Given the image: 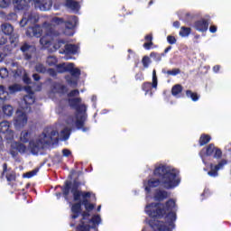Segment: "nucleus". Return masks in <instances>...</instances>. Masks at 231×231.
Listing matches in <instances>:
<instances>
[{
	"instance_id": "nucleus-1",
	"label": "nucleus",
	"mask_w": 231,
	"mask_h": 231,
	"mask_svg": "<svg viewBox=\"0 0 231 231\" xmlns=\"http://www.w3.org/2000/svg\"><path fill=\"white\" fill-rule=\"evenodd\" d=\"M80 92L79 89H74L70 93H69V104L71 107L76 109V116H70L66 120V126L63 130H61L60 134L59 132L46 129L43 133L36 139L30 141L29 149L32 154H39L42 149L45 148L46 145H55L60 140H68L69 138V134L73 127H77V129H82L84 127V122H86V105H80L82 99L79 97Z\"/></svg>"
},
{
	"instance_id": "nucleus-2",
	"label": "nucleus",
	"mask_w": 231,
	"mask_h": 231,
	"mask_svg": "<svg viewBox=\"0 0 231 231\" xmlns=\"http://www.w3.org/2000/svg\"><path fill=\"white\" fill-rule=\"evenodd\" d=\"M174 210H176V202L172 199L168 200L165 205L160 203L147 205L145 212L152 218L149 220V226L154 231H172L176 226L174 225V221H176V212ZM163 216H167L170 222L163 223L156 220L163 217Z\"/></svg>"
},
{
	"instance_id": "nucleus-3",
	"label": "nucleus",
	"mask_w": 231,
	"mask_h": 231,
	"mask_svg": "<svg viewBox=\"0 0 231 231\" xmlns=\"http://www.w3.org/2000/svg\"><path fill=\"white\" fill-rule=\"evenodd\" d=\"M180 171L171 167L159 166L154 170V176L161 178L164 189H174L180 185Z\"/></svg>"
},
{
	"instance_id": "nucleus-4",
	"label": "nucleus",
	"mask_w": 231,
	"mask_h": 231,
	"mask_svg": "<svg viewBox=\"0 0 231 231\" xmlns=\"http://www.w3.org/2000/svg\"><path fill=\"white\" fill-rule=\"evenodd\" d=\"M58 73H66L69 71L70 75L66 76V80L70 86H77L79 77H80V69L75 68L73 63H63L57 66Z\"/></svg>"
},
{
	"instance_id": "nucleus-5",
	"label": "nucleus",
	"mask_w": 231,
	"mask_h": 231,
	"mask_svg": "<svg viewBox=\"0 0 231 231\" xmlns=\"http://www.w3.org/2000/svg\"><path fill=\"white\" fill-rule=\"evenodd\" d=\"M4 134L5 140L7 143H10V154L13 158H15L19 152L20 154H24V152H26V145L23 144V143L14 141V132L12 130L5 132Z\"/></svg>"
},
{
	"instance_id": "nucleus-6",
	"label": "nucleus",
	"mask_w": 231,
	"mask_h": 231,
	"mask_svg": "<svg viewBox=\"0 0 231 231\" xmlns=\"http://www.w3.org/2000/svg\"><path fill=\"white\" fill-rule=\"evenodd\" d=\"M52 24H62L65 23V31L64 34L71 36L73 35V28H75L76 24L79 23V19L77 16H67L66 18H59L54 17L51 21Z\"/></svg>"
},
{
	"instance_id": "nucleus-7",
	"label": "nucleus",
	"mask_w": 231,
	"mask_h": 231,
	"mask_svg": "<svg viewBox=\"0 0 231 231\" xmlns=\"http://www.w3.org/2000/svg\"><path fill=\"white\" fill-rule=\"evenodd\" d=\"M28 124V116L23 110L18 109L14 117L15 129H23Z\"/></svg>"
},
{
	"instance_id": "nucleus-8",
	"label": "nucleus",
	"mask_w": 231,
	"mask_h": 231,
	"mask_svg": "<svg viewBox=\"0 0 231 231\" xmlns=\"http://www.w3.org/2000/svg\"><path fill=\"white\" fill-rule=\"evenodd\" d=\"M47 28H50V23H44L42 26L36 24L27 29L26 35L27 37H36L39 39L42 35L43 29L47 30Z\"/></svg>"
},
{
	"instance_id": "nucleus-9",
	"label": "nucleus",
	"mask_w": 231,
	"mask_h": 231,
	"mask_svg": "<svg viewBox=\"0 0 231 231\" xmlns=\"http://www.w3.org/2000/svg\"><path fill=\"white\" fill-rule=\"evenodd\" d=\"M39 23V14L37 13L27 12L23 14L20 21V26L24 28L26 24H37Z\"/></svg>"
},
{
	"instance_id": "nucleus-10",
	"label": "nucleus",
	"mask_w": 231,
	"mask_h": 231,
	"mask_svg": "<svg viewBox=\"0 0 231 231\" xmlns=\"http://www.w3.org/2000/svg\"><path fill=\"white\" fill-rule=\"evenodd\" d=\"M11 68H15V69H11L12 73L14 74V79H17L19 77H23V81L25 84H30V79H28V76H26V71L23 67H19L17 63L13 62L11 63Z\"/></svg>"
},
{
	"instance_id": "nucleus-11",
	"label": "nucleus",
	"mask_w": 231,
	"mask_h": 231,
	"mask_svg": "<svg viewBox=\"0 0 231 231\" xmlns=\"http://www.w3.org/2000/svg\"><path fill=\"white\" fill-rule=\"evenodd\" d=\"M34 8L41 10L42 12H48L51 9L52 2L51 0H33Z\"/></svg>"
},
{
	"instance_id": "nucleus-12",
	"label": "nucleus",
	"mask_w": 231,
	"mask_h": 231,
	"mask_svg": "<svg viewBox=\"0 0 231 231\" xmlns=\"http://www.w3.org/2000/svg\"><path fill=\"white\" fill-rule=\"evenodd\" d=\"M225 165H226V162L225 160H222L217 165L210 163V171H208V176H210V178H217V176H219L217 171H221Z\"/></svg>"
},
{
	"instance_id": "nucleus-13",
	"label": "nucleus",
	"mask_w": 231,
	"mask_h": 231,
	"mask_svg": "<svg viewBox=\"0 0 231 231\" xmlns=\"http://www.w3.org/2000/svg\"><path fill=\"white\" fill-rule=\"evenodd\" d=\"M79 51V47L74 44H65L64 48L60 50V53L65 55H75Z\"/></svg>"
},
{
	"instance_id": "nucleus-14",
	"label": "nucleus",
	"mask_w": 231,
	"mask_h": 231,
	"mask_svg": "<svg viewBox=\"0 0 231 231\" xmlns=\"http://www.w3.org/2000/svg\"><path fill=\"white\" fill-rule=\"evenodd\" d=\"M151 86L152 88H158V77L156 76V69H153L152 71V83L147 82L143 85V90L146 91V93H149V90L151 89Z\"/></svg>"
},
{
	"instance_id": "nucleus-15",
	"label": "nucleus",
	"mask_w": 231,
	"mask_h": 231,
	"mask_svg": "<svg viewBox=\"0 0 231 231\" xmlns=\"http://www.w3.org/2000/svg\"><path fill=\"white\" fill-rule=\"evenodd\" d=\"M3 169L2 176H5L7 181H15V172L12 170H8V165L6 163L3 164Z\"/></svg>"
},
{
	"instance_id": "nucleus-16",
	"label": "nucleus",
	"mask_w": 231,
	"mask_h": 231,
	"mask_svg": "<svg viewBox=\"0 0 231 231\" xmlns=\"http://www.w3.org/2000/svg\"><path fill=\"white\" fill-rule=\"evenodd\" d=\"M194 27L198 32H207L208 30V22L205 20L197 21Z\"/></svg>"
},
{
	"instance_id": "nucleus-17",
	"label": "nucleus",
	"mask_w": 231,
	"mask_h": 231,
	"mask_svg": "<svg viewBox=\"0 0 231 231\" xmlns=\"http://www.w3.org/2000/svg\"><path fill=\"white\" fill-rule=\"evenodd\" d=\"M66 6L69 8V10H73L74 12H79L80 10V4L77 2V0H66Z\"/></svg>"
},
{
	"instance_id": "nucleus-18",
	"label": "nucleus",
	"mask_w": 231,
	"mask_h": 231,
	"mask_svg": "<svg viewBox=\"0 0 231 231\" xmlns=\"http://www.w3.org/2000/svg\"><path fill=\"white\" fill-rule=\"evenodd\" d=\"M40 43L43 48H50V44H51V32H47L44 36L40 39Z\"/></svg>"
},
{
	"instance_id": "nucleus-19",
	"label": "nucleus",
	"mask_w": 231,
	"mask_h": 231,
	"mask_svg": "<svg viewBox=\"0 0 231 231\" xmlns=\"http://www.w3.org/2000/svg\"><path fill=\"white\" fill-rule=\"evenodd\" d=\"M160 185V180L156 179H151L148 182L144 183L146 192H151V189H154Z\"/></svg>"
},
{
	"instance_id": "nucleus-20",
	"label": "nucleus",
	"mask_w": 231,
	"mask_h": 231,
	"mask_svg": "<svg viewBox=\"0 0 231 231\" xmlns=\"http://www.w3.org/2000/svg\"><path fill=\"white\" fill-rule=\"evenodd\" d=\"M82 207V202H78L76 204L72 205L71 210H72V219H77L80 214V208Z\"/></svg>"
},
{
	"instance_id": "nucleus-21",
	"label": "nucleus",
	"mask_w": 231,
	"mask_h": 231,
	"mask_svg": "<svg viewBox=\"0 0 231 231\" xmlns=\"http://www.w3.org/2000/svg\"><path fill=\"white\" fill-rule=\"evenodd\" d=\"M32 50V47L28 45L27 43L23 44L21 47V51H23V53L24 54L26 60H30V59H32V53H30Z\"/></svg>"
},
{
	"instance_id": "nucleus-22",
	"label": "nucleus",
	"mask_w": 231,
	"mask_h": 231,
	"mask_svg": "<svg viewBox=\"0 0 231 231\" xmlns=\"http://www.w3.org/2000/svg\"><path fill=\"white\" fill-rule=\"evenodd\" d=\"M71 193L73 195L74 201H80L83 192L79 190L77 185L74 184V186L71 189Z\"/></svg>"
},
{
	"instance_id": "nucleus-23",
	"label": "nucleus",
	"mask_w": 231,
	"mask_h": 231,
	"mask_svg": "<svg viewBox=\"0 0 231 231\" xmlns=\"http://www.w3.org/2000/svg\"><path fill=\"white\" fill-rule=\"evenodd\" d=\"M2 32L5 35H12L14 33V26L10 23H3Z\"/></svg>"
},
{
	"instance_id": "nucleus-24",
	"label": "nucleus",
	"mask_w": 231,
	"mask_h": 231,
	"mask_svg": "<svg viewBox=\"0 0 231 231\" xmlns=\"http://www.w3.org/2000/svg\"><path fill=\"white\" fill-rule=\"evenodd\" d=\"M2 111L5 116H12L14 115V106L11 105H4L2 107Z\"/></svg>"
},
{
	"instance_id": "nucleus-25",
	"label": "nucleus",
	"mask_w": 231,
	"mask_h": 231,
	"mask_svg": "<svg viewBox=\"0 0 231 231\" xmlns=\"http://www.w3.org/2000/svg\"><path fill=\"white\" fill-rule=\"evenodd\" d=\"M30 138H32V133L26 130L23 131L20 135V140L23 143H28L30 142Z\"/></svg>"
},
{
	"instance_id": "nucleus-26",
	"label": "nucleus",
	"mask_w": 231,
	"mask_h": 231,
	"mask_svg": "<svg viewBox=\"0 0 231 231\" xmlns=\"http://www.w3.org/2000/svg\"><path fill=\"white\" fill-rule=\"evenodd\" d=\"M169 194L165 190H159L155 193V200L156 201H163V199H167Z\"/></svg>"
},
{
	"instance_id": "nucleus-27",
	"label": "nucleus",
	"mask_w": 231,
	"mask_h": 231,
	"mask_svg": "<svg viewBox=\"0 0 231 231\" xmlns=\"http://www.w3.org/2000/svg\"><path fill=\"white\" fill-rule=\"evenodd\" d=\"M23 102L25 106H32L35 102V96H33V93H30L23 97Z\"/></svg>"
},
{
	"instance_id": "nucleus-28",
	"label": "nucleus",
	"mask_w": 231,
	"mask_h": 231,
	"mask_svg": "<svg viewBox=\"0 0 231 231\" xmlns=\"http://www.w3.org/2000/svg\"><path fill=\"white\" fill-rule=\"evenodd\" d=\"M10 130V123L8 121H2L0 123V132L5 134V133H8Z\"/></svg>"
},
{
	"instance_id": "nucleus-29",
	"label": "nucleus",
	"mask_w": 231,
	"mask_h": 231,
	"mask_svg": "<svg viewBox=\"0 0 231 231\" xmlns=\"http://www.w3.org/2000/svg\"><path fill=\"white\" fill-rule=\"evenodd\" d=\"M0 17L5 19V21H17V14L10 13L5 15V13H0Z\"/></svg>"
},
{
	"instance_id": "nucleus-30",
	"label": "nucleus",
	"mask_w": 231,
	"mask_h": 231,
	"mask_svg": "<svg viewBox=\"0 0 231 231\" xmlns=\"http://www.w3.org/2000/svg\"><path fill=\"white\" fill-rule=\"evenodd\" d=\"M52 93H57L58 95L66 93V88L64 85L56 84L52 89Z\"/></svg>"
},
{
	"instance_id": "nucleus-31",
	"label": "nucleus",
	"mask_w": 231,
	"mask_h": 231,
	"mask_svg": "<svg viewBox=\"0 0 231 231\" xmlns=\"http://www.w3.org/2000/svg\"><path fill=\"white\" fill-rule=\"evenodd\" d=\"M182 91H183V87H181V85L180 84H177L172 87L171 95H173V97H178L180 93H181Z\"/></svg>"
},
{
	"instance_id": "nucleus-32",
	"label": "nucleus",
	"mask_w": 231,
	"mask_h": 231,
	"mask_svg": "<svg viewBox=\"0 0 231 231\" xmlns=\"http://www.w3.org/2000/svg\"><path fill=\"white\" fill-rule=\"evenodd\" d=\"M91 228H93V226H89L88 224H86V221L81 220V223L78 226V230L79 231H89L91 230Z\"/></svg>"
},
{
	"instance_id": "nucleus-33",
	"label": "nucleus",
	"mask_w": 231,
	"mask_h": 231,
	"mask_svg": "<svg viewBox=\"0 0 231 231\" xmlns=\"http://www.w3.org/2000/svg\"><path fill=\"white\" fill-rule=\"evenodd\" d=\"M186 97H188V98H191L193 102H198L199 100V96H198V93H194L191 90L186 91Z\"/></svg>"
},
{
	"instance_id": "nucleus-34",
	"label": "nucleus",
	"mask_w": 231,
	"mask_h": 231,
	"mask_svg": "<svg viewBox=\"0 0 231 231\" xmlns=\"http://www.w3.org/2000/svg\"><path fill=\"white\" fill-rule=\"evenodd\" d=\"M145 41L146 42L143 44V48H145V50H151L152 45V34L146 35Z\"/></svg>"
},
{
	"instance_id": "nucleus-35",
	"label": "nucleus",
	"mask_w": 231,
	"mask_h": 231,
	"mask_svg": "<svg viewBox=\"0 0 231 231\" xmlns=\"http://www.w3.org/2000/svg\"><path fill=\"white\" fill-rule=\"evenodd\" d=\"M66 42L62 40L58 41L54 45H53V50L52 51H57V50H64Z\"/></svg>"
},
{
	"instance_id": "nucleus-36",
	"label": "nucleus",
	"mask_w": 231,
	"mask_h": 231,
	"mask_svg": "<svg viewBox=\"0 0 231 231\" xmlns=\"http://www.w3.org/2000/svg\"><path fill=\"white\" fill-rule=\"evenodd\" d=\"M179 33L180 37H189L190 35V27H181Z\"/></svg>"
},
{
	"instance_id": "nucleus-37",
	"label": "nucleus",
	"mask_w": 231,
	"mask_h": 231,
	"mask_svg": "<svg viewBox=\"0 0 231 231\" xmlns=\"http://www.w3.org/2000/svg\"><path fill=\"white\" fill-rule=\"evenodd\" d=\"M162 73H166L171 77H176V75H180L181 73V70L180 69H173L171 70H162Z\"/></svg>"
},
{
	"instance_id": "nucleus-38",
	"label": "nucleus",
	"mask_w": 231,
	"mask_h": 231,
	"mask_svg": "<svg viewBox=\"0 0 231 231\" xmlns=\"http://www.w3.org/2000/svg\"><path fill=\"white\" fill-rule=\"evenodd\" d=\"M9 94L5 90V87L0 86V100H8Z\"/></svg>"
},
{
	"instance_id": "nucleus-39",
	"label": "nucleus",
	"mask_w": 231,
	"mask_h": 231,
	"mask_svg": "<svg viewBox=\"0 0 231 231\" xmlns=\"http://www.w3.org/2000/svg\"><path fill=\"white\" fill-rule=\"evenodd\" d=\"M210 142V135H201L199 139V144L200 145H207Z\"/></svg>"
},
{
	"instance_id": "nucleus-40",
	"label": "nucleus",
	"mask_w": 231,
	"mask_h": 231,
	"mask_svg": "<svg viewBox=\"0 0 231 231\" xmlns=\"http://www.w3.org/2000/svg\"><path fill=\"white\" fill-rule=\"evenodd\" d=\"M35 71H37V73H44L46 71V67L42 63H36Z\"/></svg>"
},
{
	"instance_id": "nucleus-41",
	"label": "nucleus",
	"mask_w": 231,
	"mask_h": 231,
	"mask_svg": "<svg viewBox=\"0 0 231 231\" xmlns=\"http://www.w3.org/2000/svg\"><path fill=\"white\" fill-rule=\"evenodd\" d=\"M46 63L49 66H55V64H57V58L55 56H49L47 58Z\"/></svg>"
},
{
	"instance_id": "nucleus-42",
	"label": "nucleus",
	"mask_w": 231,
	"mask_h": 231,
	"mask_svg": "<svg viewBox=\"0 0 231 231\" xmlns=\"http://www.w3.org/2000/svg\"><path fill=\"white\" fill-rule=\"evenodd\" d=\"M9 89V93H16V91H21V86L17 85V84H14L9 86L8 88Z\"/></svg>"
},
{
	"instance_id": "nucleus-43",
	"label": "nucleus",
	"mask_w": 231,
	"mask_h": 231,
	"mask_svg": "<svg viewBox=\"0 0 231 231\" xmlns=\"http://www.w3.org/2000/svg\"><path fill=\"white\" fill-rule=\"evenodd\" d=\"M215 151H216V146H214V144H209L206 149L207 156H212Z\"/></svg>"
},
{
	"instance_id": "nucleus-44",
	"label": "nucleus",
	"mask_w": 231,
	"mask_h": 231,
	"mask_svg": "<svg viewBox=\"0 0 231 231\" xmlns=\"http://www.w3.org/2000/svg\"><path fill=\"white\" fill-rule=\"evenodd\" d=\"M70 185H71V183L69 182V181H67V182L65 183V187H64V189H63V194H64V196H65L66 198H68V196L69 195Z\"/></svg>"
},
{
	"instance_id": "nucleus-45",
	"label": "nucleus",
	"mask_w": 231,
	"mask_h": 231,
	"mask_svg": "<svg viewBox=\"0 0 231 231\" xmlns=\"http://www.w3.org/2000/svg\"><path fill=\"white\" fill-rule=\"evenodd\" d=\"M102 222V218H100V216L96 215L92 217L90 223H92L93 225H99V223Z\"/></svg>"
},
{
	"instance_id": "nucleus-46",
	"label": "nucleus",
	"mask_w": 231,
	"mask_h": 231,
	"mask_svg": "<svg viewBox=\"0 0 231 231\" xmlns=\"http://www.w3.org/2000/svg\"><path fill=\"white\" fill-rule=\"evenodd\" d=\"M7 41L8 37H6V34L0 32V46H3V44H6Z\"/></svg>"
},
{
	"instance_id": "nucleus-47",
	"label": "nucleus",
	"mask_w": 231,
	"mask_h": 231,
	"mask_svg": "<svg viewBox=\"0 0 231 231\" xmlns=\"http://www.w3.org/2000/svg\"><path fill=\"white\" fill-rule=\"evenodd\" d=\"M12 3V0H2L0 2V7L1 8H8Z\"/></svg>"
},
{
	"instance_id": "nucleus-48",
	"label": "nucleus",
	"mask_w": 231,
	"mask_h": 231,
	"mask_svg": "<svg viewBox=\"0 0 231 231\" xmlns=\"http://www.w3.org/2000/svg\"><path fill=\"white\" fill-rule=\"evenodd\" d=\"M0 77L1 79H6L8 77V69L6 68L0 69Z\"/></svg>"
},
{
	"instance_id": "nucleus-49",
	"label": "nucleus",
	"mask_w": 231,
	"mask_h": 231,
	"mask_svg": "<svg viewBox=\"0 0 231 231\" xmlns=\"http://www.w3.org/2000/svg\"><path fill=\"white\" fill-rule=\"evenodd\" d=\"M83 204L85 205L86 210H88V212H91V210H93V208H95V206L88 201H83Z\"/></svg>"
},
{
	"instance_id": "nucleus-50",
	"label": "nucleus",
	"mask_w": 231,
	"mask_h": 231,
	"mask_svg": "<svg viewBox=\"0 0 231 231\" xmlns=\"http://www.w3.org/2000/svg\"><path fill=\"white\" fill-rule=\"evenodd\" d=\"M20 2H21V0H13L15 10H23V5L21 4H19Z\"/></svg>"
},
{
	"instance_id": "nucleus-51",
	"label": "nucleus",
	"mask_w": 231,
	"mask_h": 231,
	"mask_svg": "<svg viewBox=\"0 0 231 231\" xmlns=\"http://www.w3.org/2000/svg\"><path fill=\"white\" fill-rule=\"evenodd\" d=\"M149 62H150V59L148 56H144L142 60V63H143V66L144 68H149Z\"/></svg>"
},
{
	"instance_id": "nucleus-52",
	"label": "nucleus",
	"mask_w": 231,
	"mask_h": 231,
	"mask_svg": "<svg viewBox=\"0 0 231 231\" xmlns=\"http://www.w3.org/2000/svg\"><path fill=\"white\" fill-rule=\"evenodd\" d=\"M39 172V170H33L32 171H29L26 173V178H33V176H36Z\"/></svg>"
},
{
	"instance_id": "nucleus-53",
	"label": "nucleus",
	"mask_w": 231,
	"mask_h": 231,
	"mask_svg": "<svg viewBox=\"0 0 231 231\" xmlns=\"http://www.w3.org/2000/svg\"><path fill=\"white\" fill-rule=\"evenodd\" d=\"M167 41L169 44H176V38L174 36H168Z\"/></svg>"
},
{
	"instance_id": "nucleus-54",
	"label": "nucleus",
	"mask_w": 231,
	"mask_h": 231,
	"mask_svg": "<svg viewBox=\"0 0 231 231\" xmlns=\"http://www.w3.org/2000/svg\"><path fill=\"white\" fill-rule=\"evenodd\" d=\"M87 198H91V192H83L82 193L83 201H88V199H86Z\"/></svg>"
},
{
	"instance_id": "nucleus-55",
	"label": "nucleus",
	"mask_w": 231,
	"mask_h": 231,
	"mask_svg": "<svg viewBox=\"0 0 231 231\" xmlns=\"http://www.w3.org/2000/svg\"><path fill=\"white\" fill-rule=\"evenodd\" d=\"M221 154H222L221 150L215 148L214 158H219Z\"/></svg>"
},
{
	"instance_id": "nucleus-56",
	"label": "nucleus",
	"mask_w": 231,
	"mask_h": 231,
	"mask_svg": "<svg viewBox=\"0 0 231 231\" xmlns=\"http://www.w3.org/2000/svg\"><path fill=\"white\" fill-rule=\"evenodd\" d=\"M62 154L63 156H65L66 158H68V156H69L71 154V151L68 150V149H63L62 150Z\"/></svg>"
},
{
	"instance_id": "nucleus-57",
	"label": "nucleus",
	"mask_w": 231,
	"mask_h": 231,
	"mask_svg": "<svg viewBox=\"0 0 231 231\" xmlns=\"http://www.w3.org/2000/svg\"><path fill=\"white\" fill-rule=\"evenodd\" d=\"M209 32L211 33H216V32H217V27L216 25H211L209 28Z\"/></svg>"
},
{
	"instance_id": "nucleus-58",
	"label": "nucleus",
	"mask_w": 231,
	"mask_h": 231,
	"mask_svg": "<svg viewBox=\"0 0 231 231\" xmlns=\"http://www.w3.org/2000/svg\"><path fill=\"white\" fill-rule=\"evenodd\" d=\"M32 78L34 80H36V82L41 80V76H39V74H33Z\"/></svg>"
},
{
	"instance_id": "nucleus-59",
	"label": "nucleus",
	"mask_w": 231,
	"mask_h": 231,
	"mask_svg": "<svg viewBox=\"0 0 231 231\" xmlns=\"http://www.w3.org/2000/svg\"><path fill=\"white\" fill-rule=\"evenodd\" d=\"M219 69H220L219 65H216L215 67H213V71L215 73H217V71H219Z\"/></svg>"
},
{
	"instance_id": "nucleus-60",
	"label": "nucleus",
	"mask_w": 231,
	"mask_h": 231,
	"mask_svg": "<svg viewBox=\"0 0 231 231\" xmlns=\"http://www.w3.org/2000/svg\"><path fill=\"white\" fill-rule=\"evenodd\" d=\"M82 217L83 221H86V217H89V213H83Z\"/></svg>"
},
{
	"instance_id": "nucleus-61",
	"label": "nucleus",
	"mask_w": 231,
	"mask_h": 231,
	"mask_svg": "<svg viewBox=\"0 0 231 231\" xmlns=\"http://www.w3.org/2000/svg\"><path fill=\"white\" fill-rule=\"evenodd\" d=\"M171 50H172V47H171V46L167 47V48L164 50V53H169V51H171Z\"/></svg>"
},
{
	"instance_id": "nucleus-62",
	"label": "nucleus",
	"mask_w": 231,
	"mask_h": 231,
	"mask_svg": "<svg viewBox=\"0 0 231 231\" xmlns=\"http://www.w3.org/2000/svg\"><path fill=\"white\" fill-rule=\"evenodd\" d=\"M173 26L175 27V28H180V22H174L173 23Z\"/></svg>"
},
{
	"instance_id": "nucleus-63",
	"label": "nucleus",
	"mask_w": 231,
	"mask_h": 231,
	"mask_svg": "<svg viewBox=\"0 0 231 231\" xmlns=\"http://www.w3.org/2000/svg\"><path fill=\"white\" fill-rule=\"evenodd\" d=\"M5 53H0V62H3V60L5 59Z\"/></svg>"
},
{
	"instance_id": "nucleus-64",
	"label": "nucleus",
	"mask_w": 231,
	"mask_h": 231,
	"mask_svg": "<svg viewBox=\"0 0 231 231\" xmlns=\"http://www.w3.org/2000/svg\"><path fill=\"white\" fill-rule=\"evenodd\" d=\"M3 147V137L0 135V149Z\"/></svg>"
}]
</instances>
